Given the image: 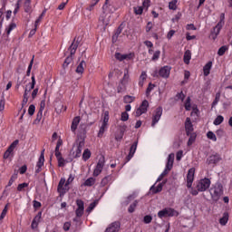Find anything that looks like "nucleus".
I'll return each mask as SVG.
<instances>
[{
  "label": "nucleus",
  "mask_w": 232,
  "mask_h": 232,
  "mask_svg": "<svg viewBox=\"0 0 232 232\" xmlns=\"http://www.w3.org/2000/svg\"><path fill=\"white\" fill-rule=\"evenodd\" d=\"M102 10L103 13L99 18L98 24L103 28V30H106V27L110 24V18L111 17L109 14H106V12L109 10L111 14H113L115 8L112 5H108V1H105L104 5L102 6Z\"/></svg>",
  "instance_id": "nucleus-1"
},
{
  "label": "nucleus",
  "mask_w": 232,
  "mask_h": 232,
  "mask_svg": "<svg viewBox=\"0 0 232 232\" xmlns=\"http://www.w3.org/2000/svg\"><path fill=\"white\" fill-rule=\"evenodd\" d=\"M222 195H224V187L220 183H217L214 188V193L211 194L212 199L215 202H218Z\"/></svg>",
  "instance_id": "nucleus-2"
},
{
  "label": "nucleus",
  "mask_w": 232,
  "mask_h": 232,
  "mask_svg": "<svg viewBox=\"0 0 232 232\" xmlns=\"http://www.w3.org/2000/svg\"><path fill=\"white\" fill-rule=\"evenodd\" d=\"M175 213H177L175 209L171 208H166L159 211L158 217L159 218H164V217H175Z\"/></svg>",
  "instance_id": "nucleus-3"
},
{
  "label": "nucleus",
  "mask_w": 232,
  "mask_h": 232,
  "mask_svg": "<svg viewBox=\"0 0 232 232\" xmlns=\"http://www.w3.org/2000/svg\"><path fill=\"white\" fill-rule=\"evenodd\" d=\"M209 186H211V180L209 179H204L198 183L197 189L201 192L206 191V189L209 188Z\"/></svg>",
  "instance_id": "nucleus-4"
},
{
  "label": "nucleus",
  "mask_w": 232,
  "mask_h": 232,
  "mask_svg": "<svg viewBox=\"0 0 232 232\" xmlns=\"http://www.w3.org/2000/svg\"><path fill=\"white\" fill-rule=\"evenodd\" d=\"M104 156L100 157L98 163L96 165V168L94 169L93 171V176L94 177H99V175H101V173L102 172V168H104Z\"/></svg>",
  "instance_id": "nucleus-5"
},
{
  "label": "nucleus",
  "mask_w": 232,
  "mask_h": 232,
  "mask_svg": "<svg viewBox=\"0 0 232 232\" xmlns=\"http://www.w3.org/2000/svg\"><path fill=\"white\" fill-rule=\"evenodd\" d=\"M220 160H222V157H220L219 154H212L207 159V164H208V166H210L211 164H213V166H217V164L219 163Z\"/></svg>",
  "instance_id": "nucleus-6"
},
{
  "label": "nucleus",
  "mask_w": 232,
  "mask_h": 232,
  "mask_svg": "<svg viewBox=\"0 0 232 232\" xmlns=\"http://www.w3.org/2000/svg\"><path fill=\"white\" fill-rule=\"evenodd\" d=\"M17 144H19V140H15L5 151L4 153V159H9L10 155H14V150L17 147Z\"/></svg>",
  "instance_id": "nucleus-7"
},
{
  "label": "nucleus",
  "mask_w": 232,
  "mask_h": 232,
  "mask_svg": "<svg viewBox=\"0 0 232 232\" xmlns=\"http://www.w3.org/2000/svg\"><path fill=\"white\" fill-rule=\"evenodd\" d=\"M76 206H77V209L75 211L76 217L81 218V217L84 215V201H82V199H77Z\"/></svg>",
  "instance_id": "nucleus-8"
},
{
  "label": "nucleus",
  "mask_w": 232,
  "mask_h": 232,
  "mask_svg": "<svg viewBox=\"0 0 232 232\" xmlns=\"http://www.w3.org/2000/svg\"><path fill=\"white\" fill-rule=\"evenodd\" d=\"M193 180H195V168H191L188 171L187 188H191V186L193 184Z\"/></svg>",
  "instance_id": "nucleus-9"
},
{
  "label": "nucleus",
  "mask_w": 232,
  "mask_h": 232,
  "mask_svg": "<svg viewBox=\"0 0 232 232\" xmlns=\"http://www.w3.org/2000/svg\"><path fill=\"white\" fill-rule=\"evenodd\" d=\"M44 166V150L41 151V155L39 157L38 162L36 164V170L35 175H38V173H41L42 168Z\"/></svg>",
  "instance_id": "nucleus-10"
},
{
  "label": "nucleus",
  "mask_w": 232,
  "mask_h": 232,
  "mask_svg": "<svg viewBox=\"0 0 232 232\" xmlns=\"http://www.w3.org/2000/svg\"><path fill=\"white\" fill-rule=\"evenodd\" d=\"M160 117H162V107H158L153 115L151 126H155V124L160 121Z\"/></svg>",
  "instance_id": "nucleus-11"
},
{
  "label": "nucleus",
  "mask_w": 232,
  "mask_h": 232,
  "mask_svg": "<svg viewBox=\"0 0 232 232\" xmlns=\"http://www.w3.org/2000/svg\"><path fill=\"white\" fill-rule=\"evenodd\" d=\"M222 26L220 25V24H218L213 30L210 33V39H213V41H215L217 39V37H218V34H220V30H222Z\"/></svg>",
  "instance_id": "nucleus-12"
},
{
  "label": "nucleus",
  "mask_w": 232,
  "mask_h": 232,
  "mask_svg": "<svg viewBox=\"0 0 232 232\" xmlns=\"http://www.w3.org/2000/svg\"><path fill=\"white\" fill-rule=\"evenodd\" d=\"M119 229H121V222L115 221L106 228L105 232H119Z\"/></svg>",
  "instance_id": "nucleus-13"
},
{
  "label": "nucleus",
  "mask_w": 232,
  "mask_h": 232,
  "mask_svg": "<svg viewBox=\"0 0 232 232\" xmlns=\"http://www.w3.org/2000/svg\"><path fill=\"white\" fill-rule=\"evenodd\" d=\"M170 72H171V68L169 66H164L160 70L159 75L163 79H168V77H169Z\"/></svg>",
  "instance_id": "nucleus-14"
},
{
  "label": "nucleus",
  "mask_w": 232,
  "mask_h": 232,
  "mask_svg": "<svg viewBox=\"0 0 232 232\" xmlns=\"http://www.w3.org/2000/svg\"><path fill=\"white\" fill-rule=\"evenodd\" d=\"M74 38L72 44L70 45V47L68 48L69 52H70V55H75V52H77V48H79V39Z\"/></svg>",
  "instance_id": "nucleus-15"
},
{
  "label": "nucleus",
  "mask_w": 232,
  "mask_h": 232,
  "mask_svg": "<svg viewBox=\"0 0 232 232\" xmlns=\"http://www.w3.org/2000/svg\"><path fill=\"white\" fill-rule=\"evenodd\" d=\"M139 144V141H135L130 149L129 155L127 156V162H130L131 159H133V155H135V151H137V145Z\"/></svg>",
  "instance_id": "nucleus-16"
},
{
  "label": "nucleus",
  "mask_w": 232,
  "mask_h": 232,
  "mask_svg": "<svg viewBox=\"0 0 232 232\" xmlns=\"http://www.w3.org/2000/svg\"><path fill=\"white\" fill-rule=\"evenodd\" d=\"M185 130L188 136L191 135V132L193 131V123L191 122L190 118L186 119Z\"/></svg>",
  "instance_id": "nucleus-17"
},
{
  "label": "nucleus",
  "mask_w": 232,
  "mask_h": 232,
  "mask_svg": "<svg viewBox=\"0 0 232 232\" xmlns=\"http://www.w3.org/2000/svg\"><path fill=\"white\" fill-rule=\"evenodd\" d=\"M115 59H117V61H130V59H131V53L130 54H122L121 53H115L114 54Z\"/></svg>",
  "instance_id": "nucleus-18"
},
{
  "label": "nucleus",
  "mask_w": 232,
  "mask_h": 232,
  "mask_svg": "<svg viewBox=\"0 0 232 232\" xmlns=\"http://www.w3.org/2000/svg\"><path fill=\"white\" fill-rule=\"evenodd\" d=\"M175 160V154L171 153L168 157V162L166 165V168L169 171H171V169L173 168V162Z\"/></svg>",
  "instance_id": "nucleus-19"
},
{
  "label": "nucleus",
  "mask_w": 232,
  "mask_h": 232,
  "mask_svg": "<svg viewBox=\"0 0 232 232\" xmlns=\"http://www.w3.org/2000/svg\"><path fill=\"white\" fill-rule=\"evenodd\" d=\"M84 68H86V62H84V60H82L77 66L75 72L76 73H84Z\"/></svg>",
  "instance_id": "nucleus-20"
},
{
  "label": "nucleus",
  "mask_w": 232,
  "mask_h": 232,
  "mask_svg": "<svg viewBox=\"0 0 232 232\" xmlns=\"http://www.w3.org/2000/svg\"><path fill=\"white\" fill-rule=\"evenodd\" d=\"M79 122H81V117L79 116L74 117L71 125L72 131H75V130H77V126H79Z\"/></svg>",
  "instance_id": "nucleus-21"
},
{
  "label": "nucleus",
  "mask_w": 232,
  "mask_h": 232,
  "mask_svg": "<svg viewBox=\"0 0 232 232\" xmlns=\"http://www.w3.org/2000/svg\"><path fill=\"white\" fill-rule=\"evenodd\" d=\"M79 122H81V117L79 116L74 117L71 125L72 131H75V130H77V126H79Z\"/></svg>",
  "instance_id": "nucleus-22"
},
{
  "label": "nucleus",
  "mask_w": 232,
  "mask_h": 232,
  "mask_svg": "<svg viewBox=\"0 0 232 232\" xmlns=\"http://www.w3.org/2000/svg\"><path fill=\"white\" fill-rule=\"evenodd\" d=\"M84 148V140H82L81 141H79L78 146H77V150H76V154L75 157H81V153H82V149Z\"/></svg>",
  "instance_id": "nucleus-23"
},
{
  "label": "nucleus",
  "mask_w": 232,
  "mask_h": 232,
  "mask_svg": "<svg viewBox=\"0 0 232 232\" xmlns=\"http://www.w3.org/2000/svg\"><path fill=\"white\" fill-rule=\"evenodd\" d=\"M122 24H121L116 30L115 34L112 36V43H117V39H119V35L122 34Z\"/></svg>",
  "instance_id": "nucleus-24"
},
{
  "label": "nucleus",
  "mask_w": 232,
  "mask_h": 232,
  "mask_svg": "<svg viewBox=\"0 0 232 232\" xmlns=\"http://www.w3.org/2000/svg\"><path fill=\"white\" fill-rule=\"evenodd\" d=\"M212 66H213V62H208V63L203 67V72H204L205 77H208V75H209V72H210Z\"/></svg>",
  "instance_id": "nucleus-25"
},
{
  "label": "nucleus",
  "mask_w": 232,
  "mask_h": 232,
  "mask_svg": "<svg viewBox=\"0 0 232 232\" xmlns=\"http://www.w3.org/2000/svg\"><path fill=\"white\" fill-rule=\"evenodd\" d=\"M229 220V213L224 212L223 217L219 219V224L221 226H226Z\"/></svg>",
  "instance_id": "nucleus-26"
},
{
  "label": "nucleus",
  "mask_w": 232,
  "mask_h": 232,
  "mask_svg": "<svg viewBox=\"0 0 232 232\" xmlns=\"http://www.w3.org/2000/svg\"><path fill=\"white\" fill-rule=\"evenodd\" d=\"M164 184H166V182L160 183L157 188H155V185H153L150 188V191H152V193L154 194L160 193V191H162V187L164 186Z\"/></svg>",
  "instance_id": "nucleus-27"
},
{
  "label": "nucleus",
  "mask_w": 232,
  "mask_h": 232,
  "mask_svg": "<svg viewBox=\"0 0 232 232\" xmlns=\"http://www.w3.org/2000/svg\"><path fill=\"white\" fill-rule=\"evenodd\" d=\"M184 63L185 64H189V61H191V51L187 50L184 53Z\"/></svg>",
  "instance_id": "nucleus-28"
},
{
  "label": "nucleus",
  "mask_w": 232,
  "mask_h": 232,
  "mask_svg": "<svg viewBox=\"0 0 232 232\" xmlns=\"http://www.w3.org/2000/svg\"><path fill=\"white\" fill-rule=\"evenodd\" d=\"M73 61V55L70 54L69 56L66 57L64 60V63L63 64V68L66 70V67L70 65V63Z\"/></svg>",
  "instance_id": "nucleus-29"
},
{
  "label": "nucleus",
  "mask_w": 232,
  "mask_h": 232,
  "mask_svg": "<svg viewBox=\"0 0 232 232\" xmlns=\"http://www.w3.org/2000/svg\"><path fill=\"white\" fill-rule=\"evenodd\" d=\"M150 106V102L147 100H144L140 106L139 107L144 113L148 111V107Z\"/></svg>",
  "instance_id": "nucleus-30"
},
{
  "label": "nucleus",
  "mask_w": 232,
  "mask_h": 232,
  "mask_svg": "<svg viewBox=\"0 0 232 232\" xmlns=\"http://www.w3.org/2000/svg\"><path fill=\"white\" fill-rule=\"evenodd\" d=\"M106 128H108V125L102 123L101 128H100V130L98 132V137L100 139L102 138V135H104V131H106Z\"/></svg>",
  "instance_id": "nucleus-31"
},
{
  "label": "nucleus",
  "mask_w": 232,
  "mask_h": 232,
  "mask_svg": "<svg viewBox=\"0 0 232 232\" xmlns=\"http://www.w3.org/2000/svg\"><path fill=\"white\" fill-rule=\"evenodd\" d=\"M133 101H135L134 96L127 95L123 98V102H125V104H130V102H133Z\"/></svg>",
  "instance_id": "nucleus-32"
},
{
  "label": "nucleus",
  "mask_w": 232,
  "mask_h": 232,
  "mask_svg": "<svg viewBox=\"0 0 232 232\" xmlns=\"http://www.w3.org/2000/svg\"><path fill=\"white\" fill-rule=\"evenodd\" d=\"M222 122H224V117L222 115H218L214 121L215 126H219Z\"/></svg>",
  "instance_id": "nucleus-33"
},
{
  "label": "nucleus",
  "mask_w": 232,
  "mask_h": 232,
  "mask_svg": "<svg viewBox=\"0 0 232 232\" xmlns=\"http://www.w3.org/2000/svg\"><path fill=\"white\" fill-rule=\"evenodd\" d=\"M8 206H10V203H7L5 206V208L1 213V216H0V220H3V218H5V217H6V213H8Z\"/></svg>",
  "instance_id": "nucleus-34"
},
{
  "label": "nucleus",
  "mask_w": 232,
  "mask_h": 232,
  "mask_svg": "<svg viewBox=\"0 0 232 232\" xmlns=\"http://www.w3.org/2000/svg\"><path fill=\"white\" fill-rule=\"evenodd\" d=\"M90 157H92V151H90V150L86 149L83 151L82 159H83V160H88V159H90Z\"/></svg>",
  "instance_id": "nucleus-35"
},
{
  "label": "nucleus",
  "mask_w": 232,
  "mask_h": 232,
  "mask_svg": "<svg viewBox=\"0 0 232 232\" xmlns=\"http://www.w3.org/2000/svg\"><path fill=\"white\" fill-rule=\"evenodd\" d=\"M128 79H130V74H128V71H126L124 72L123 78L121 80V84H122V86H124V84H126L128 82Z\"/></svg>",
  "instance_id": "nucleus-36"
},
{
  "label": "nucleus",
  "mask_w": 232,
  "mask_h": 232,
  "mask_svg": "<svg viewBox=\"0 0 232 232\" xmlns=\"http://www.w3.org/2000/svg\"><path fill=\"white\" fill-rule=\"evenodd\" d=\"M111 180V177L106 176L105 178H103L102 179L101 186H102V188H104V186H106Z\"/></svg>",
  "instance_id": "nucleus-37"
},
{
  "label": "nucleus",
  "mask_w": 232,
  "mask_h": 232,
  "mask_svg": "<svg viewBox=\"0 0 232 232\" xmlns=\"http://www.w3.org/2000/svg\"><path fill=\"white\" fill-rule=\"evenodd\" d=\"M169 173V170L168 169V168H166L164 171L158 178L157 182H160V180H162V179H164L166 175H168Z\"/></svg>",
  "instance_id": "nucleus-38"
},
{
  "label": "nucleus",
  "mask_w": 232,
  "mask_h": 232,
  "mask_svg": "<svg viewBox=\"0 0 232 232\" xmlns=\"http://www.w3.org/2000/svg\"><path fill=\"white\" fill-rule=\"evenodd\" d=\"M226 52H227V46L223 45L218 49V55L222 56L224 53H226Z\"/></svg>",
  "instance_id": "nucleus-39"
},
{
  "label": "nucleus",
  "mask_w": 232,
  "mask_h": 232,
  "mask_svg": "<svg viewBox=\"0 0 232 232\" xmlns=\"http://www.w3.org/2000/svg\"><path fill=\"white\" fill-rule=\"evenodd\" d=\"M177 0H172L171 2L169 3V10H177Z\"/></svg>",
  "instance_id": "nucleus-40"
},
{
  "label": "nucleus",
  "mask_w": 232,
  "mask_h": 232,
  "mask_svg": "<svg viewBox=\"0 0 232 232\" xmlns=\"http://www.w3.org/2000/svg\"><path fill=\"white\" fill-rule=\"evenodd\" d=\"M95 184V179L93 178H89L84 183L83 186H93Z\"/></svg>",
  "instance_id": "nucleus-41"
},
{
  "label": "nucleus",
  "mask_w": 232,
  "mask_h": 232,
  "mask_svg": "<svg viewBox=\"0 0 232 232\" xmlns=\"http://www.w3.org/2000/svg\"><path fill=\"white\" fill-rule=\"evenodd\" d=\"M101 0H92L91 5L86 8V10H89V12H92V10H93L95 5H97V3H99Z\"/></svg>",
  "instance_id": "nucleus-42"
},
{
  "label": "nucleus",
  "mask_w": 232,
  "mask_h": 232,
  "mask_svg": "<svg viewBox=\"0 0 232 232\" xmlns=\"http://www.w3.org/2000/svg\"><path fill=\"white\" fill-rule=\"evenodd\" d=\"M108 121H110V112L109 111H105L104 112V116H103L102 124H105V125L108 126Z\"/></svg>",
  "instance_id": "nucleus-43"
},
{
  "label": "nucleus",
  "mask_w": 232,
  "mask_h": 232,
  "mask_svg": "<svg viewBox=\"0 0 232 232\" xmlns=\"http://www.w3.org/2000/svg\"><path fill=\"white\" fill-rule=\"evenodd\" d=\"M95 206H97V202L96 201L91 203L89 205V207L87 208L86 212L87 213H92V211H93V209L95 208Z\"/></svg>",
  "instance_id": "nucleus-44"
},
{
  "label": "nucleus",
  "mask_w": 232,
  "mask_h": 232,
  "mask_svg": "<svg viewBox=\"0 0 232 232\" xmlns=\"http://www.w3.org/2000/svg\"><path fill=\"white\" fill-rule=\"evenodd\" d=\"M41 119H43V111H38L34 124H39V122H41Z\"/></svg>",
  "instance_id": "nucleus-45"
},
{
  "label": "nucleus",
  "mask_w": 232,
  "mask_h": 232,
  "mask_svg": "<svg viewBox=\"0 0 232 232\" xmlns=\"http://www.w3.org/2000/svg\"><path fill=\"white\" fill-rule=\"evenodd\" d=\"M185 110H187V111H189V110H191V98H188L186 102H185Z\"/></svg>",
  "instance_id": "nucleus-46"
},
{
  "label": "nucleus",
  "mask_w": 232,
  "mask_h": 232,
  "mask_svg": "<svg viewBox=\"0 0 232 232\" xmlns=\"http://www.w3.org/2000/svg\"><path fill=\"white\" fill-rule=\"evenodd\" d=\"M137 204L138 202L134 201L132 204L130 205L128 209L129 213H133L135 211V208H137Z\"/></svg>",
  "instance_id": "nucleus-47"
},
{
  "label": "nucleus",
  "mask_w": 232,
  "mask_h": 232,
  "mask_svg": "<svg viewBox=\"0 0 232 232\" xmlns=\"http://www.w3.org/2000/svg\"><path fill=\"white\" fill-rule=\"evenodd\" d=\"M128 119H130V114H128V112L126 111L121 112V121H122L123 122H126Z\"/></svg>",
  "instance_id": "nucleus-48"
},
{
  "label": "nucleus",
  "mask_w": 232,
  "mask_h": 232,
  "mask_svg": "<svg viewBox=\"0 0 232 232\" xmlns=\"http://www.w3.org/2000/svg\"><path fill=\"white\" fill-rule=\"evenodd\" d=\"M34 56H33L32 60H31V62H30V63H29L27 72H26L27 77H30V73H31V72H32V66H34Z\"/></svg>",
  "instance_id": "nucleus-49"
},
{
  "label": "nucleus",
  "mask_w": 232,
  "mask_h": 232,
  "mask_svg": "<svg viewBox=\"0 0 232 232\" xmlns=\"http://www.w3.org/2000/svg\"><path fill=\"white\" fill-rule=\"evenodd\" d=\"M207 137H208V139H210V140L217 141V136L215 135V133H213V131H208L207 133Z\"/></svg>",
  "instance_id": "nucleus-50"
},
{
  "label": "nucleus",
  "mask_w": 232,
  "mask_h": 232,
  "mask_svg": "<svg viewBox=\"0 0 232 232\" xmlns=\"http://www.w3.org/2000/svg\"><path fill=\"white\" fill-rule=\"evenodd\" d=\"M218 101H220V92H218L216 94V98H215L214 102H212V108H214V106H217V104H218Z\"/></svg>",
  "instance_id": "nucleus-51"
},
{
  "label": "nucleus",
  "mask_w": 232,
  "mask_h": 232,
  "mask_svg": "<svg viewBox=\"0 0 232 232\" xmlns=\"http://www.w3.org/2000/svg\"><path fill=\"white\" fill-rule=\"evenodd\" d=\"M16 27H17V25L15 24V23H11L9 24V27H8L7 32H6L7 35H10V33L12 32V30H14Z\"/></svg>",
  "instance_id": "nucleus-52"
},
{
  "label": "nucleus",
  "mask_w": 232,
  "mask_h": 232,
  "mask_svg": "<svg viewBox=\"0 0 232 232\" xmlns=\"http://www.w3.org/2000/svg\"><path fill=\"white\" fill-rule=\"evenodd\" d=\"M35 113V105L32 104L29 106L28 114L32 117Z\"/></svg>",
  "instance_id": "nucleus-53"
},
{
  "label": "nucleus",
  "mask_w": 232,
  "mask_h": 232,
  "mask_svg": "<svg viewBox=\"0 0 232 232\" xmlns=\"http://www.w3.org/2000/svg\"><path fill=\"white\" fill-rule=\"evenodd\" d=\"M144 9L142 8V6L134 7V13L136 14V15H141Z\"/></svg>",
  "instance_id": "nucleus-54"
},
{
  "label": "nucleus",
  "mask_w": 232,
  "mask_h": 232,
  "mask_svg": "<svg viewBox=\"0 0 232 232\" xmlns=\"http://www.w3.org/2000/svg\"><path fill=\"white\" fill-rule=\"evenodd\" d=\"M24 188H28V183H21L17 187V191H22Z\"/></svg>",
  "instance_id": "nucleus-55"
},
{
  "label": "nucleus",
  "mask_w": 232,
  "mask_h": 232,
  "mask_svg": "<svg viewBox=\"0 0 232 232\" xmlns=\"http://www.w3.org/2000/svg\"><path fill=\"white\" fill-rule=\"evenodd\" d=\"M151 220H153V218H151V216H145L143 218V222L145 224H150Z\"/></svg>",
  "instance_id": "nucleus-56"
},
{
  "label": "nucleus",
  "mask_w": 232,
  "mask_h": 232,
  "mask_svg": "<svg viewBox=\"0 0 232 232\" xmlns=\"http://www.w3.org/2000/svg\"><path fill=\"white\" fill-rule=\"evenodd\" d=\"M153 88H155V84L152 83H149V86L146 90V94L150 95V93L151 92V90H153Z\"/></svg>",
  "instance_id": "nucleus-57"
},
{
  "label": "nucleus",
  "mask_w": 232,
  "mask_h": 232,
  "mask_svg": "<svg viewBox=\"0 0 232 232\" xmlns=\"http://www.w3.org/2000/svg\"><path fill=\"white\" fill-rule=\"evenodd\" d=\"M224 19H226V14L222 13L220 14V21L218 23V24L224 26Z\"/></svg>",
  "instance_id": "nucleus-58"
},
{
  "label": "nucleus",
  "mask_w": 232,
  "mask_h": 232,
  "mask_svg": "<svg viewBox=\"0 0 232 232\" xmlns=\"http://www.w3.org/2000/svg\"><path fill=\"white\" fill-rule=\"evenodd\" d=\"M57 191L60 194V196L62 197V195H64L66 193V188H64V187H59L57 188Z\"/></svg>",
  "instance_id": "nucleus-59"
},
{
  "label": "nucleus",
  "mask_w": 232,
  "mask_h": 232,
  "mask_svg": "<svg viewBox=\"0 0 232 232\" xmlns=\"http://www.w3.org/2000/svg\"><path fill=\"white\" fill-rule=\"evenodd\" d=\"M28 103V96L26 94V92L24 93V99L22 102V106H26V104Z\"/></svg>",
  "instance_id": "nucleus-60"
},
{
  "label": "nucleus",
  "mask_w": 232,
  "mask_h": 232,
  "mask_svg": "<svg viewBox=\"0 0 232 232\" xmlns=\"http://www.w3.org/2000/svg\"><path fill=\"white\" fill-rule=\"evenodd\" d=\"M160 57V51H156L152 56V61H157Z\"/></svg>",
  "instance_id": "nucleus-61"
},
{
  "label": "nucleus",
  "mask_w": 232,
  "mask_h": 232,
  "mask_svg": "<svg viewBox=\"0 0 232 232\" xmlns=\"http://www.w3.org/2000/svg\"><path fill=\"white\" fill-rule=\"evenodd\" d=\"M16 175H12L11 179H9V182L7 184V186H12L14 184V182H15V179H16Z\"/></svg>",
  "instance_id": "nucleus-62"
},
{
  "label": "nucleus",
  "mask_w": 232,
  "mask_h": 232,
  "mask_svg": "<svg viewBox=\"0 0 232 232\" xmlns=\"http://www.w3.org/2000/svg\"><path fill=\"white\" fill-rule=\"evenodd\" d=\"M5 97H2V99L0 100V111H3L5 110Z\"/></svg>",
  "instance_id": "nucleus-63"
},
{
  "label": "nucleus",
  "mask_w": 232,
  "mask_h": 232,
  "mask_svg": "<svg viewBox=\"0 0 232 232\" xmlns=\"http://www.w3.org/2000/svg\"><path fill=\"white\" fill-rule=\"evenodd\" d=\"M57 160L59 168L64 167V160L63 158H58Z\"/></svg>",
  "instance_id": "nucleus-64"
}]
</instances>
